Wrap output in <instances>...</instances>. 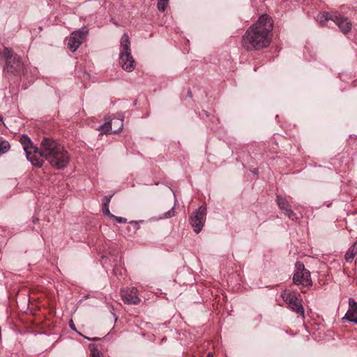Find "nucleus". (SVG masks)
<instances>
[{
  "label": "nucleus",
  "instance_id": "f257e3e1",
  "mask_svg": "<svg viewBox=\"0 0 357 357\" xmlns=\"http://www.w3.org/2000/svg\"><path fill=\"white\" fill-rule=\"evenodd\" d=\"M44 160L56 169H65L69 162L70 155L64 147L52 138L44 137L38 151L31 163L37 167H41Z\"/></svg>",
  "mask_w": 357,
  "mask_h": 357
},
{
  "label": "nucleus",
  "instance_id": "f03ea898",
  "mask_svg": "<svg viewBox=\"0 0 357 357\" xmlns=\"http://www.w3.org/2000/svg\"><path fill=\"white\" fill-rule=\"evenodd\" d=\"M273 22L268 15H261L242 37V46L248 51L258 50L269 45L272 38Z\"/></svg>",
  "mask_w": 357,
  "mask_h": 357
},
{
  "label": "nucleus",
  "instance_id": "7ed1b4c3",
  "mask_svg": "<svg viewBox=\"0 0 357 357\" xmlns=\"http://www.w3.org/2000/svg\"><path fill=\"white\" fill-rule=\"evenodd\" d=\"M329 20L333 21L344 34L351 29V22L337 11L324 12L317 15V21L321 26H328Z\"/></svg>",
  "mask_w": 357,
  "mask_h": 357
},
{
  "label": "nucleus",
  "instance_id": "20e7f679",
  "mask_svg": "<svg viewBox=\"0 0 357 357\" xmlns=\"http://www.w3.org/2000/svg\"><path fill=\"white\" fill-rule=\"evenodd\" d=\"M6 59L4 71L10 75H20L24 70V64L20 56L14 54L11 49L6 47L3 51Z\"/></svg>",
  "mask_w": 357,
  "mask_h": 357
},
{
  "label": "nucleus",
  "instance_id": "39448f33",
  "mask_svg": "<svg viewBox=\"0 0 357 357\" xmlns=\"http://www.w3.org/2000/svg\"><path fill=\"white\" fill-rule=\"evenodd\" d=\"M130 45L128 35L125 33L121 39L119 63L122 68L128 72H132L135 69V60L131 55Z\"/></svg>",
  "mask_w": 357,
  "mask_h": 357
},
{
  "label": "nucleus",
  "instance_id": "423d86ee",
  "mask_svg": "<svg viewBox=\"0 0 357 357\" xmlns=\"http://www.w3.org/2000/svg\"><path fill=\"white\" fill-rule=\"evenodd\" d=\"M296 270L293 277L294 283L303 287H310L312 284L310 272L305 269L303 263L298 261L295 264Z\"/></svg>",
  "mask_w": 357,
  "mask_h": 357
},
{
  "label": "nucleus",
  "instance_id": "0eeeda50",
  "mask_svg": "<svg viewBox=\"0 0 357 357\" xmlns=\"http://www.w3.org/2000/svg\"><path fill=\"white\" fill-rule=\"evenodd\" d=\"M206 217V208L201 206L193 211L189 218V222L194 231L199 234L202 230Z\"/></svg>",
  "mask_w": 357,
  "mask_h": 357
},
{
  "label": "nucleus",
  "instance_id": "6e6552de",
  "mask_svg": "<svg viewBox=\"0 0 357 357\" xmlns=\"http://www.w3.org/2000/svg\"><path fill=\"white\" fill-rule=\"evenodd\" d=\"M300 295L296 292L284 291L282 297L288 307L299 314H304V309L301 303V299L298 298Z\"/></svg>",
  "mask_w": 357,
  "mask_h": 357
},
{
  "label": "nucleus",
  "instance_id": "1a4fd4ad",
  "mask_svg": "<svg viewBox=\"0 0 357 357\" xmlns=\"http://www.w3.org/2000/svg\"><path fill=\"white\" fill-rule=\"evenodd\" d=\"M88 32L87 27L83 26L81 29L71 33L68 42V47L71 52H74L79 47L86 38Z\"/></svg>",
  "mask_w": 357,
  "mask_h": 357
},
{
  "label": "nucleus",
  "instance_id": "9d476101",
  "mask_svg": "<svg viewBox=\"0 0 357 357\" xmlns=\"http://www.w3.org/2000/svg\"><path fill=\"white\" fill-rule=\"evenodd\" d=\"M23 146L27 160L31 162L36 157L39 148L34 146L31 139L26 135H22L20 139Z\"/></svg>",
  "mask_w": 357,
  "mask_h": 357
},
{
  "label": "nucleus",
  "instance_id": "9b49d317",
  "mask_svg": "<svg viewBox=\"0 0 357 357\" xmlns=\"http://www.w3.org/2000/svg\"><path fill=\"white\" fill-rule=\"evenodd\" d=\"M121 295L124 303L127 304L137 305L141 301L138 296V290L135 287L121 289Z\"/></svg>",
  "mask_w": 357,
  "mask_h": 357
},
{
  "label": "nucleus",
  "instance_id": "f8f14e48",
  "mask_svg": "<svg viewBox=\"0 0 357 357\" xmlns=\"http://www.w3.org/2000/svg\"><path fill=\"white\" fill-rule=\"evenodd\" d=\"M277 202L279 208L283 211L284 214L289 219L296 218L295 213L291 210L289 203L280 195L277 196Z\"/></svg>",
  "mask_w": 357,
  "mask_h": 357
},
{
  "label": "nucleus",
  "instance_id": "ddd939ff",
  "mask_svg": "<svg viewBox=\"0 0 357 357\" xmlns=\"http://www.w3.org/2000/svg\"><path fill=\"white\" fill-rule=\"evenodd\" d=\"M343 319L357 323V303L352 298L349 299V309Z\"/></svg>",
  "mask_w": 357,
  "mask_h": 357
},
{
  "label": "nucleus",
  "instance_id": "4468645a",
  "mask_svg": "<svg viewBox=\"0 0 357 357\" xmlns=\"http://www.w3.org/2000/svg\"><path fill=\"white\" fill-rule=\"evenodd\" d=\"M116 121L119 123V127L115 128L114 130H112V123H114V122L111 121H107L104 125L100 126L98 128L99 130H101L102 133L108 134V133H116L118 130H121L123 128V119H117Z\"/></svg>",
  "mask_w": 357,
  "mask_h": 357
},
{
  "label": "nucleus",
  "instance_id": "2eb2a0df",
  "mask_svg": "<svg viewBox=\"0 0 357 357\" xmlns=\"http://www.w3.org/2000/svg\"><path fill=\"white\" fill-rule=\"evenodd\" d=\"M357 253V248L356 247V243L346 252L344 258L347 262H351L355 255Z\"/></svg>",
  "mask_w": 357,
  "mask_h": 357
},
{
  "label": "nucleus",
  "instance_id": "dca6fc26",
  "mask_svg": "<svg viewBox=\"0 0 357 357\" xmlns=\"http://www.w3.org/2000/svg\"><path fill=\"white\" fill-rule=\"evenodd\" d=\"M89 348L90 350V357H103L102 354L99 351L96 344H90Z\"/></svg>",
  "mask_w": 357,
  "mask_h": 357
},
{
  "label": "nucleus",
  "instance_id": "f3484780",
  "mask_svg": "<svg viewBox=\"0 0 357 357\" xmlns=\"http://www.w3.org/2000/svg\"><path fill=\"white\" fill-rule=\"evenodd\" d=\"M10 144L8 141L0 142V155L6 153L10 149Z\"/></svg>",
  "mask_w": 357,
  "mask_h": 357
},
{
  "label": "nucleus",
  "instance_id": "a211bd4d",
  "mask_svg": "<svg viewBox=\"0 0 357 357\" xmlns=\"http://www.w3.org/2000/svg\"><path fill=\"white\" fill-rule=\"evenodd\" d=\"M169 3V0H158V8L160 11L164 12Z\"/></svg>",
  "mask_w": 357,
  "mask_h": 357
},
{
  "label": "nucleus",
  "instance_id": "6ab92c4d",
  "mask_svg": "<svg viewBox=\"0 0 357 357\" xmlns=\"http://www.w3.org/2000/svg\"><path fill=\"white\" fill-rule=\"evenodd\" d=\"M102 213L107 216H109L110 218L114 217V215L110 213L109 209V205L107 204H102Z\"/></svg>",
  "mask_w": 357,
  "mask_h": 357
},
{
  "label": "nucleus",
  "instance_id": "aec40b11",
  "mask_svg": "<svg viewBox=\"0 0 357 357\" xmlns=\"http://www.w3.org/2000/svg\"><path fill=\"white\" fill-rule=\"evenodd\" d=\"M174 214H175V212H174V208H172V209L169 210L167 212L165 213V218H172L174 215Z\"/></svg>",
  "mask_w": 357,
  "mask_h": 357
},
{
  "label": "nucleus",
  "instance_id": "412c9836",
  "mask_svg": "<svg viewBox=\"0 0 357 357\" xmlns=\"http://www.w3.org/2000/svg\"><path fill=\"white\" fill-rule=\"evenodd\" d=\"M112 218H114L116 220V222L119 223H126L127 222V219L125 218H123V217H119V216L114 215V217H113Z\"/></svg>",
  "mask_w": 357,
  "mask_h": 357
},
{
  "label": "nucleus",
  "instance_id": "4be33fe9",
  "mask_svg": "<svg viewBox=\"0 0 357 357\" xmlns=\"http://www.w3.org/2000/svg\"><path fill=\"white\" fill-rule=\"evenodd\" d=\"M112 197H113V195H109V196H105L104 198H103L102 204L109 205Z\"/></svg>",
  "mask_w": 357,
  "mask_h": 357
},
{
  "label": "nucleus",
  "instance_id": "5701e85b",
  "mask_svg": "<svg viewBox=\"0 0 357 357\" xmlns=\"http://www.w3.org/2000/svg\"><path fill=\"white\" fill-rule=\"evenodd\" d=\"M139 222V221L132 220L129 223L130 225H132L134 226L135 230L137 231V230H139L140 228Z\"/></svg>",
  "mask_w": 357,
  "mask_h": 357
},
{
  "label": "nucleus",
  "instance_id": "b1692460",
  "mask_svg": "<svg viewBox=\"0 0 357 357\" xmlns=\"http://www.w3.org/2000/svg\"><path fill=\"white\" fill-rule=\"evenodd\" d=\"M84 338L87 339L88 340H93V341H95V340H100V338H98V337L90 338V337H86V336H84Z\"/></svg>",
  "mask_w": 357,
  "mask_h": 357
},
{
  "label": "nucleus",
  "instance_id": "393cba45",
  "mask_svg": "<svg viewBox=\"0 0 357 357\" xmlns=\"http://www.w3.org/2000/svg\"><path fill=\"white\" fill-rule=\"evenodd\" d=\"M70 328H71L72 330H73V331H77V330H76V327H75V324H73V323H70Z\"/></svg>",
  "mask_w": 357,
  "mask_h": 357
},
{
  "label": "nucleus",
  "instance_id": "a878e982",
  "mask_svg": "<svg viewBox=\"0 0 357 357\" xmlns=\"http://www.w3.org/2000/svg\"><path fill=\"white\" fill-rule=\"evenodd\" d=\"M117 119H115V120H113V121H110L111 122H114V123H113L114 125L115 124V126H117L118 128L119 127V123L118 122L116 121Z\"/></svg>",
  "mask_w": 357,
  "mask_h": 357
},
{
  "label": "nucleus",
  "instance_id": "bb28decb",
  "mask_svg": "<svg viewBox=\"0 0 357 357\" xmlns=\"http://www.w3.org/2000/svg\"><path fill=\"white\" fill-rule=\"evenodd\" d=\"M38 218H33V222H38Z\"/></svg>",
  "mask_w": 357,
  "mask_h": 357
},
{
  "label": "nucleus",
  "instance_id": "cd10ccee",
  "mask_svg": "<svg viewBox=\"0 0 357 357\" xmlns=\"http://www.w3.org/2000/svg\"><path fill=\"white\" fill-rule=\"evenodd\" d=\"M257 169H255V170L254 171V173H255V174H257Z\"/></svg>",
  "mask_w": 357,
  "mask_h": 357
}]
</instances>
